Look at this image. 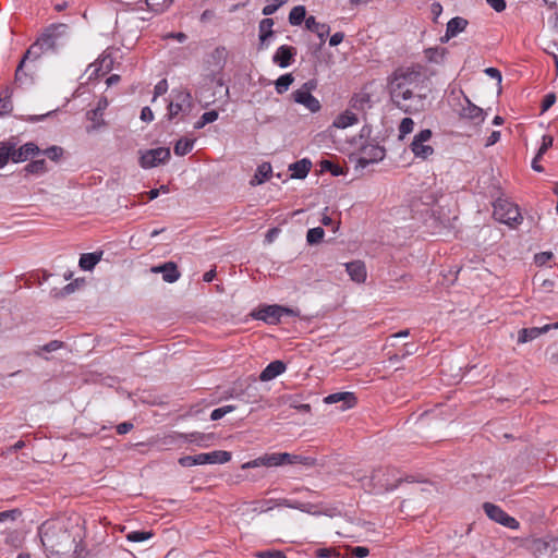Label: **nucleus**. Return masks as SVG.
<instances>
[{
	"mask_svg": "<svg viewBox=\"0 0 558 558\" xmlns=\"http://www.w3.org/2000/svg\"><path fill=\"white\" fill-rule=\"evenodd\" d=\"M432 136L433 133L429 129L421 130L414 135L413 141L410 144V149L415 158L426 160L434 154L433 146L428 144Z\"/></svg>",
	"mask_w": 558,
	"mask_h": 558,
	"instance_id": "9d476101",
	"label": "nucleus"
},
{
	"mask_svg": "<svg viewBox=\"0 0 558 558\" xmlns=\"http://www.w3.org/2000/svg\"><path fill=\"white\" fill-rule=\"evenodd\" d=\"M231 460V453L225 450H215L203 452L195 456H184L179 459V464L183 468L204 464H223Z\"/></svg>",
	"mask_w": 558,
	"mask_h": 558,
	"instance_id": "39448f33",
	"label": "nucleus"
},
{
	"mask_svg": "<svg viewBox=\"0 0 558 558\" xmlns=\"http://www.w3.org/2000/svg\"><path fill=\"white\" fill-rule=\"evenodd\" d=\"M296 56V49L292 46L282 45L277 48L272 56V62L278 66L284 69L291 65L294 57Z\"/></svg>",
	"mask_w": 558,
	"mask_h": 558,
	"instance_id": "a211bd4d",
	"label": "nucleus"
},
{
	"mask_svg": "<svg viewBox=\"0 0 558 558\" xmlns=\"http://www.w3.org/2000/svg\"><path fill=\"white\" fill-rule=\"evenodd\" d=\"M274 20L270 17L263 19L258 25V38H259V48H267L269 45V39L274 36Z\"/></svg>",
	"mask_w": 558,
	"mask_h": 558,
	"instance_id": "4be33fe9",
	"label": "nucleus"
},
{
	"mask_svg": "<svg viewBox=\"0 0 558 558\" xmlns=\"http://www.w3.org/2000/svg\"><path fill=\"white\" fill-rule=\"evenodd\" d=\"M357 122V116L350 110H345L344 112L336 117V119L332 122V125L337 129H347L349 126L356 124Z\"/></svg>",
	"mask_w": 558,
	"mask_h": 558,
	"instance_id": "bb28decb",
	"label": "nucleus"
},
{
	"mask_svg": "<svg viewBox=\"0 0 558 558\" xmlns=\"http://www.w3.org/2000/svg\"><path fill=\"white\" fill-rule=\"evenodd\" d=\"M414 130V121L411 118H403L399 125V138L403 140Z\"/></svg>",
	"mask_w": 558,
	"mask_h": 558,
	"instance_id": "79ce46f5",
	"label": "nucleus"
},
{
	"mask_svg": "<svg viewBox=\"0 0 558 558\" xmlns=\"http://www.w3.org/2000/svg\"><path fill=\"white\" fill-rule=\"evenodd\" d=\"M430 12L433 14V20L436 22L442 13V5L439 2H433L430 5Z\"/></svg>",
	"mask_w": 558,
	"mask_h": 558,
	"instance_id": "052dcab7",
	"label": "nucleus"
},
{
	"mask_svg": "<svg viewBox=\"0 0 558 558\" xmlns=\"http://www.w3.org/2000/svg\"><path fill=\"white\" fill-rule=\"evenodd\" d=\"M147 8L155 12V13H161L166 9H168L173 0H145Z\"/></svg>",
	"mask_w": 558,
	"mask_h": 558,
	"instance_id": "58836bf2",
	"label": "nucleus"
},
{
	"mask_svg": "<svg viewBox=\"0 0 558 558\" xmlns=\"http://www.w3.org/2000/svg\"><path fill=\"white\" fill-rule=\"evenodd\" d=\"M13 153H12V161L14 163L24 162L40 153L39 147L33 143L28 142L16 148L15 143L13 142Z\"/></svg>",
	"mask_w": 558,
	"mask_h": 558,
	"instance_id": "f3484780",
	"label": "nucleus"
},
{
	"mask_svg": "<svg viewBox=\"0 0 558 558\" xmlns=\"http://www.w3.org/2000/svg\"><path fill=\"white\" fill-rule=\"evenodd\" d=\"M52 37L53 35L52 34H44L41 36V38H39L35 44H33L27 50L26 52L24 53L22 60H25L26 61H35L37 60L41 52H43V47L44 46H47V47H50L52 46L53 41H52Z\"/></svg>",
	"mask_w": 558,
	"mask_h": 558,
	"instance_id": "6ab92c4d",
	"label": "nucleus"
},
{
	"mask_svg": "<svg viewBox=\"0 0 558 558\" xmlns=\"http://www.w3.org/2000/svg\"><path fill=\"white\" fill-rule=\"evenodd\" d=\"M553 142L554 138L551 135H544L542 137V145L537 151V157H542L548 150V148L553 146Z\"/></svg>",
	"mask_w": 558,
	"mask_h": 558,
	"instance_id": "3c124183",
	"label": "nucleus"
},
{
	"mask_svg": "<svg viewBox=\"0 0 558 558\" xmlns=\"http://www.w3.org/2000/svg\"><path fill=\"white\" fill-rule=\"evenodd\" d=\"M112 59L107 56L98 59L95 63L89 65V69H93L90 76H100L107 74L112 66Z\"/></svg>",
	"mask_w": 558,
	"mask_h": 558,
	"instance_id": "c85d7f7f",
	"label": "nucleus"
},
{
	"mask_svg": "<svg viewBox=\"0 0 558 558\" xmlns=\"http://www.w3.org/2000/svg\"><path fill=\"white\" fill-rule=\"evenodd\" d=\"M556 101V96L553 93H549L544 96L542 101V111H547Z\"/></svg>",
	"mask_w": 558,
	"mask_h": 558,
	"instance_id": "13d9d810",
	"label": "nucleus"
},
{
	"mask_svg": "<svg viewBox=\"0 0 558 558\" xmlns=\"http://www.w3.org/2000/svg\"><path fill=\"white\" fill-rule=\"evenodd\" d=\"M312 167L311 160L303 158L289 166V170L292 172L291 178L304 179L308 174Z\"/></svg>",
	"mask_w": 558,
	"mask_h": 558,
	"instance_id": "a878e982",
	"label": "nucleus"
},
{
	"mask_svg": "<svg viewBox=\"0 0 558 558\" xmlns=\"http://www.w3.org/2000/svg\"><path fill=\"white\" fill-rule=\"evenodd\" d=\"M287 369V365L279 360L270 362L260 373L259 379L262 381H269L275 379L277 376L283 374Z\"/></svg>",
	"mask_w": 558,
	"mask_h": 558,
	"instance_id": "aec40b11",
	"label": "nucleus"
},
{
	"mask_svg": "<svg viewBox=\"0 0 558 558\" xmlns=\"http://www.w3.org/2000/svg\"><path fill=\"white\" fill-rule=\"evenodd\" d=\"M25 63H26L25 60H21V62L19 63V65L16 68V71H15V81L21 84H25L31 80L28 77L27 73L24 72V70H23Z\"/></svg>",
	"mask_w": 558,
	"mask_h": 558,
	"instance_id": "09e8293b",
	"label": "nucleus"
},
{
	"mask_svg": "<svg viewBox=\"0 0 558 558\" xmlns=\"http://www.w3.org/2000/svg\"><path fill=\"white\" fill-rule=\"evenodd\" d=\"M132 428H133V424L132 423L123 422V423H120L117 426V433L119 435H124V434L129 433Z\"/></svg>",
	"mask_w": 558,
	"mask_h": 558,
	"instance_id": "338daca9",
	"label": "nucleus"
},
{
	"mask_svg": "<svg viewBox=\"0 0 558 558\" xmlns=\"http://www.w3.org/2000/svg\"><path fill=\"white\" fill-rule=\"evenodd\" d=\"M21 515L17 509L5 510L0 512V523L5 521H15Z\"/></svg>",
	"mask_w": 558,
	"mask_h": 558,
	"instance_id": "8fccbe9b",
	"label": "nucleus"
},
{
	"mask_svg": "<svg viewBox=\"0 0 558 558\" xmlns=\"http://www.w3.org/2000/svg\"><path fill=\"white\" fill-rule=\"evenodd\" d=\"M368 554L369 549L365 546H356L351 549V557L365 558Z\"/></svg>",
	"mask_w": 558,
	"mask_h": 558,
	"instance_id": "6e6d98bb",
	"label": "nucleus"
},
{
	"mask_svg": "<svg viewBox=\"0 0 558 558\" xmlns=\"http://www.w3.org/2000/svg\"><path fill=\"white\" fill-rule=\"evenodd\" d=\"M424 75L420 65L401 66L388 77L387 88L392 104L405 113L418 110L422 100L416 90L423 86Z\"/></svg>",
	"mask_w": 558,
	"mask_h": 558,
	"instance_id": "f03ea898",
	"label": "nucleus"
},
{
	"mask_svg": "<svg viewBox=\"0 0 558 558\" xmlns=\"http://www.w3.org/2000/svg\"><path fill=\"white\" fill-rule=\"evenodd\" d=\"M305 26L308 31L315 33L322 43L325 41V38L330 33V27L327 24L319 23L316 21L315 16L311 15L305 20Z\"/></svg>",
	"mask_w": 558,
	"mask_h": 558,
	"instance_id": "393cba45",
	"label": "nucleus"
},
{
	"mask_svg": "<svg viewBox=\"0 0 558 558\" xmlns=\"http://www.w3.org/2000/svg\"><path fill=\"white\" fill-rule=\"evenodd\" d=\"M310 458L288 452L265 453L241 465L242 470L257 468H277L287 464H311Z\"/></svg>",
	"mask_w": 558,
	"mask_h": 558,
	"instance_id": "7ed1b4c3",
	"label": "nucleus"
},
{
	"mask_svg": "<svg viewBox=\"0 0 558 558\" xmlns=\"http://www.w3.org/2000/svg\"><path fill=\"white\" fill-rule=\"evenodd\" d=\"M343 38H344V34L341 32H337L333 35H331V37L329 39V45L331 47H336L342 43Z\"/></svg>",
	"mask_w": 558,
	"mask_h": 558,
	"instance_id": "e2e57ef3",
	"label": "nucleus"
},
{
	"mask_svg": "<svg viewBox=\"0 0 558 558\" xmlns=\"http://www.w3.org/2000/svg\"><path fill=\"white\" fill-rule=\"evenodd\" d=\"M306 19V10L303 5L292 8L289 13V23L294 26L300 25Z\"/></svg>",
	"mask_w": 558,
	"mask_h": 558,
	"instance_id": "f704fd0d",
	"label": "nucleus"
},
{
	"mask_svg": "<svg viewBox=\"0 0 558 558\" xmlns=\"http://www.w3.org/2000/svg\"><path fill=\"white\" fill-rule=\"evenodd\" d=\"M317 558L339 557L340 554L333 548H318L315 553Z\"/></svg>",
	"mask_w": 558,
	"mask_h": 558,
	"instance_id": "603ef678",
	"label": "nucleus"
},
{
	"mask_svg": "<svg viewBox=\"0 0 558 558\" xmlns=\"http://www.w3.org/2000/svg\"><path fill=\"white\" fill-rule=\"evenodd\" d=\"M108 106L107 99L101 98L98 100L97 107L87 112V119L90 121V124L86 126L87 133H93L99 130L105 125V120L102 118L104 111Z\"/></svg>",
	"mask_w": 558,
	"mask_h": 558,
	"instance_id": "4468645a",
	"label": "nucleus"
},
{
	"mask_svg": "<svg viewBox=\"0 0 558 558\" xmlns=\"http://www.w3.org/2000/svg\"><path fill=\"white\" fill-rule=\"evenodd\" d=\"M325 231L322 227L312 228L307 231L306 241L308 244H318L323 241Z\"/></svg>",
	"mask_w": 558,
	"mask_h": 558,
	"instance_id": "ea45409f",
	"label": "nucleus"
},
{
	"mask_svg": "<svg viewBox=\"0 0 558 558\" xmlns=\"http://www.w3.org/2000/svg\"><path fill=\"white\" fill-rule=\"evenodd\" d=\"M461 118L471 120L475 123H482L485 120L484 110L466 98V106L461 109Z\"/></svg>",
	"mask_w": 558,
	"mask_h": 558,
	"instance_id": "5701e85b",
	"label": "nucleus"
},
{
	"mask_svg": "<svg viewBox=\"0 0 558 558\" xmlns=\"http://www.w3.org/2000/svg\"><path fill=\"white\" fill-rule=\"evenodd\" d=\"M262 504H263V506L260 508L262 512H267V511L274 509L275 507H281V506L293 507L292 505L289 504V500H287V499H280V500L268 499V500H264Z\"/></svg>",
	"mask_w": 558,
	"mask_h": 558,
	"instance_id": "37998d69",
	"label": "nucleus"
},
{
	"mask_svg": "<svg viewBox=\"0 0 558 558\" xmlns=\"http://www.w3.org/2000/svg\"><path fill=\"white\" fill-rule=\"evenodd\" d=\"M386 150L379 145H365L361 149V156L357 159V166L367 167L369 163L378 162L385 158Z\"/></svg>",
	"mask_w": 558,
	"mask_h": 558,
	"instance_id": "ddd939ff",
	"label": "nucleus"
},
{
	"mask_svg": "<svg viewBox=\"0 0 558 558\" xmlns=\"http://www.w3.org/2000/svg\"><path fill=\"white\" fill-rule=\"evenodd\" d=\"M287 2L288 0H270V2L263 8L262 12L266 16L272 15L280 7Z\"/></svg>",
	"mask_w": 558,
	"mask_h": 558,
	"instance_id": "c03bdc74",
	"label": "nucleus"
},
{
	"mask_svg": "<svg viewBox=\"0 0 558 558\" xmlns=\"http://www.w3.org/2000/svg\"><path fill=\"white\" fill-rule=\"evenodd\" d=\"M395 476V469L387 468L374 471L371 477V482H373V489L376 490V493L396 489L402 482V478Z\"/></svg>",
	"mask_w": 558,
	"mask_h": 558,
	"instance_id": "6e6552de",
	"label": "nucleus"
},
{
	"mask_svg": "<svg viewBox=\"0 0 558 558\" xmlns=\"http://www.w3.org/2000/svg\"><path fill=\"white\" fill-rule=\"evenodd\" d=\"M485 73L490 77V78H494V80H497L498 82H501V73L498 69L496 68H487L485 70Z\"/></svg>",
	"mask_w": 558,
	"mask_h": 558,
	"instance_id": "774afa93",
	"label": "nucleus"
},
{
	"mask_svg": "<svg viewBox=\"0 0 558 558\" xmlns=\"http://www.w3.org/2000/svg\"><path fill=\"white\" fill-rule=\"evenodd\" d=\"M43 154L46 155L49 159L58 161L63 155V149L60 146H50L46 148Z\"/></svg>",
	"mask_w": 558,
	"mask_h": 558,
	"instance_id": "de8ad7c7",
	"label": "nucleus"
},
{
	"mask_svg": "<svg viewBox=\"0 0 558 558\" xmlns=\"http://www.w3.org/2000/svg\"><path fill=\"white\" fill-rule=\"evenodd\" d=\"M258 558H287L286 554L281 550H265L256 555Z\"/></svg>",
	"mask_w": 558,
	"mask_h": 558,
	"instance_id": "5fc2aeb1",
	"label": "nucleus"
},
{
	"mask_svg": "<svg viewBox=\"0 0 558 558\" xmlns=\"http://www.w3.org/2000/svg\"><path fill=\"white\" fill-rule=\"evenodd\" d=\"M234 410H235V405H231V404L223 405L221 408H217V409L213 410V412L210 413V418L213 421H218V420L222 418L226 414H228Z\"/></svg>",
	"mask_w": 558,
	"mask_h": 558,
	"instance_id": "a18cd8bd",
	"label": "nucleus"
},
{
	"mask_svg": "<svg viewBox=\"0 0 558 558\" xmlns=\"http://www.w3.org/2000/svg\"><path fill=\"white\" fill-rule=\"evenodd\" d=\"M141 119L144 122H151L154 120V113L149 107H144L141 111Z\"/></svg>",
	"mask_w": 558,
	"mask_h": 558,
	"instance_id": "680f3d73",
	"label": "nucleus"
},
{
	"mask_svg": "<svg viewBox=\"0 0 558 558\" xmlns=\"http://www.w3.org/2000/svg\"><path fill=\"white\" fill-rule=\"evenodd\" d=\"M101 252L84 253L80 257L78 265L83 270H92L101 259Z\"/></svg>",
	"mask_w": 558,
	"mask_h": 558,
	"instance_id": "c756f323",
	"label": "nucleus"
},
{
	"mask_svg": "<svg viewBox=\"0 0 558 558\" xmlns=\"http://www.w3.org/2000/svg\"><path fill=\"white\" fill-rule=\"evenodd\" d=\"M168 90V82L166 78H162L160 80L156 85H155V88H154V98L153 100H155L158 96H161L163 94H166Z\"/></svg>",
	"mask_w": 558,
	"mask_h": 558,
	"instance_id": "864d4df0",
	"label": "nucleus"
},
{
	"mask_svg": "<svg viewBox=\"0 0 558 558\" xmlns=\"http://www.w3.org/2000/svg\"><path fill=\"white\" fill-rule=\"evenodd\" d=\"M13 141L0 142V169L4 168L12 160Z\"/></svg>",
	"mask_w": 558,
	"mask_h": 558,
	"instance_id": "473e14b6",
	"label": "nucleus"
},
{
	"mask_svg": "<svg viewBox=\"0 0 558 558\" xmlns=\"http://www.w3.org/2000/svg\"><path fill=\"white\" fill-rule=\"evenodd\" d=\"M315 88L316 82L311 80L292 93L293 100L304 106L312 113L318 112L322 108L319 100L312 95V90Z\"/></svg>",
	"mask_w": 558,
	"mask_h": 558,
	"instance_id": "1a4fd4ad",
	"label": "nucleus"
},
{
	"mask_svg": "<svg viewBox=\"0 0 558 558\" xmlns=\"http://www.w3.org/2000/svg\"><path fill=\"white\" fill-rule=\"evenodd\" d=\"M170 158V149L168 147H158L146 150L140 158V165L144 169L157 167Z\"/></svg>",
	"mask_w": 558,
	"mask_h": 558,
	"instance_id": "f8f14e48",
	"label": "nucleus"
},
{
	"mask_svg": "<svg viewBox=\"0 0 558 558\" xmlns=\"http://www.w3.org/2000/svg\"><path fill=\"white\" fill-rule=\"evenodd\" d=\"M344 266H345V270H347L348 275L350 276V278L353 281H355L357 283H362L366 280L367 272H366L365 264L363 262L354 260V262L344 264Z\"/></svg>",
	"mask_w": 558,
	"mask_h": 558,
	"instance_id": "412c9836",
	"label": "nucleus"
},
{
	"mask_svg": "<svg viewBox=\"0 0 558 558\" xmlns=\"http://www.w3.org/2000/svg\"><path fill=\"white\" fill-rule=\"evenodd\" d=\"M293 80L294 78L290 73L282 74L281 76H279L275 82V88L277 94H284L289 89L290 85L293 83Z\"/></svg>",
	"mask_w": 558,
	"mask_h": 558,
	"instance_id": "c9c22d12",
	"label": "nucleus"
},
{
	"mask_svg": "<svg viewBox=\"0 0 558 558\" xmlns=\"http://www.w3.org/2000/svg\"><path fill=\"white\" fill-rule=\"evenodd\" d=\"M553 329H558V322L554 324H546L542 327L522 328L518 335V343L531 342Z\"/></svg>",
	"mask_w": 558,
	"mask_h": 558,
	"instance_id": "dca6fc26",
	"label": "nucleus"
},
{
	"mask_svg": "<svg viewBox=\"0 0 558 558\" xmlns=\"http://www.w3.org/2000/svg\"><path fill=\"white\" fill-rule=\"evenodd\" d=\"M194 143H195L194 140H189L185 137L180 138L179 141H177V143L174 145V148H173L174 154L177 156L187 155L193 149Z\"/></svg>",
	"mask_w": 558,
	"mask_h": 558,
	"instance_id": "72a5a7b5",
	"label": "nucleus"
},
{
	"mask_svg": "<svg viewBox=\"0 0 558 558\" xmlns=\"http://www.w3.org/2000/svg\"><path fill=\"white\" fill-rule=\"evenodd\" d=\"M218 119V112L216 110L206 111L202 114L199 120L196 121L194 128L199 130L208 123H213Z\"/></svg>",
	"mask_w": 558,
	"mask_h": 558,
	"instance_id": "a19ab883",
	"label": "nucleus"
},
{
	"mask_svg": "<svg viewBox=\"0 0 558 558\" xmlns=\"http://www.w3.org/2000/svg\"><path fill=\"white\" fill-rule=\"evenodd\" d=\"M469 22L464 17L456 16L448 21L447 31L449 32V36H457L458 34L465 31Z\"/></svg>",
	"mask_w": 558,
	"mask_h": 558,
	"instance_id": "7c9ffc66",
	"label": "nucleus"
},
{
	"mask_svg": "<svg viewBox=\"0 0 558 558\" xmlns=\"http://www.w3.org/2000/svg\"><path fill=\"white\" fill-rule=\"evenodd\" d=\"M486 1L496 12H502L507 7L505 0H486Z\"/></svg>",
	"mask_w": 558,
	"mask_h": 558,
	"instance_id": "bf43d9fd",
	"label": "nucleus"
},
{
	"mask_svg": "<svg viewBox=\"0 0 558 558\" xmlns=\"http://www.w3.org/2000/svg\"><path fill=\"white\" fill-rule=\"evenodd\" d=\"M446 54L447 49L444 47H429L424 50V57L430 63H442L446 59Z\"/></svg>",
	"mask_w": 558,
	"mask_h": 558,
	"instance_id": "cd10ccee",
	"label": "nucleus"
},
{
	"mask_svg": "<svg viewBox=\"0 0 558 558\" xmlns=\"http://www.w3.org/2000/svg\"><path fill=\"white\" fill-rule=\"evenodd\" d=\"M13 110V104L10 95L0 96V117L11 113Z\"/></svg>",
	"mask_w": 558,
	"mask_h": 558,
	"instance_id": "49530a36",
	"label": "nucleus"
},
{
	"mask_svg": "<svg viewBox=\"0 0 558 558\" xmlns=\"http://www.w3.org/2000/svg\"><path fill=\"white\" fill-rule=\"evenodd\" d=\"M193 108L192 95L186 89H173L167 108L168 120L175 119L180 113L189 114Z\"/></svg>",
	"mask_w": 558,
	"mask_h": 558,
	"instance_id": "423d86ee",
	"label": "nucleus"
},
{
	"mask_svg": "<svg viewBox=\"0 0 558 558\" xmlns=\"http://www.w3.org/2000/svg\"><path fill=\"white\" fill-rule=\"evenodd\" d=\"M154 272H161L162 279L166 282L173 283L180 278V271L174 263L168 262L163 265L157 266L153 268Z\"/></svg>",
	"mask_w": 558,
	"mask_h": 558,
	"instance_id": "b1692460",
	"label": "nucleus"
},
{
	"mask_svg": "<svg viewBox=\"0 0 558 558\" xmlns=\"http://www.w3.org/2000/svg\"><path fill=\"white\" fill-rule=\"evenodd\" d=\"M493 215L496 220L512 226L519 223L522 219L519 207L507 199L498 198L494 203Z\"/></svg>",
	"mask_w": 558,
	"mask_h": 558,
	"instance_id": "0eeeda50",
	"label": "nucleus"
},
{
	"mask_svg": "<svg viewBox=\"0 0 558 558\" xmlns=\"http://www.w3.org/2000/svg\"><path fill=\"white\" fill-rule=\"evenodd\" d=\"M62 344L63 343L61 341L52 340L49 343L45 344L43 347V350L46 352H52V351L60 349L62 347Z\"/></svg>",
	"mask_w": 558,
	"mask_h": 558,
	"instance_id": "69168bd1",
	"label": "nucleus"
},
{
	"mask_svg": "<svg viewBox=\"0 0 558 558\" xmlns=\"http://www.w3.org/2000/svg\"><path fill=\"white\" fill-rule=\"evenodd\" d=\"M27 174H43L47 171L45 159L33 160L24 168Z\"/></svg>",
	"mask_w": 558,
	"mask_h": 558,
	"instance_id": "e433bc0d",
	"label": "nucleus"
},
{
	"mask_svg": "<svg viewBox=\"0 0 558 558\" xmlns=\"http://www.w3.org/2000/svg\"><path fill=\"white\" fill-rule=\"evenodd\" d=\"M551 252H542L535 255V263L538 266L545 265L547 262H549L553 258Z\"/></svg>",
	"mask_w": 558,
	"mask_h": 558,
	"instance_id": "4d7b16f0",
	"label": "nucleus"
},
{
	"mask_svg": "<svg viewBox=\"0 0 558 558\" xmlns=\"http://www.w3.org/2000/svg\"><path fill=\"white\" fill-rule=\"evenodd\" d=\"M38 535L47 558H80L84 551L82 527L69 518L45 521Z\"/></svg>",
	"mask_w": 558,
	"mask_h": 558,
	"instance_id": "f257e3e1",
	"label": "nucleus"
},
{
	"mask_svg": "<svg viewBox=\"0 0 558 558\" xmlns=\"http://www.w3.org/2000/svg\"><path fill=\"white\" fill-rule=\"evenodd\" d=\"M483 509H484L486 515L490 520H493L508 529H511V530L519 529V526H520L519 521L515 518L509 515L499 506L494 505L492 502H485L483 505Z\"/></svg>",
	"mask_w": 558,
	"mask_h": 558,
	"instance_id": "9b49d317",
	"label": "nucleus"
},
{
	"mask_svg": "<svg viewBox=\"0 0 558 558\" xmlns=\"http://www.w3.org/2000/svg\"><path fill=\"white\" fill-rule=\"evenodd\" d=\"M299 315L300 313L298 310L278 304L262 305L252 312L253 318L263 320L269 325L279 324L283 316L296 317Z\"/></svg>",
	"mask_w": 558,
	"mask_h": 558,
	"instance_id": "20e7f679",
	"label": "nucleus"
},
{
	"mask_svg": "<svg viewBox=\"0 0 558 558\" xmlns=\"http://www.w3.org/2000/svg\"><path fill=\"white\" fill-rule=\"evenodd\" d=\"M324 402L326 404L341 403L340 410L345 411L356 405L357 398L353 392L341 391L328 395L324 398Z\"/></svg>",
	"mask_w": 558,
	"mask_h": 558,
	"instance_id": "2eb2a0df",
	"label": "nucleus"
},
{
	"mask_svg": "<svg viewBox=\"0 0 558 558\" xmlns=\"http://www.w3.org/2000/svg\"><path fill=\"white\" fill-rule=\"evenodd\" d=\"M280 233V229L279 228H271L267 231L266 235H265V241L267 243H271L274 242L278 234Z\"/></svg>",
	"mask_w": 558,
	"mask_h": 558,
	"instance_id": "0e129e2a",
	"label": "nucleus"
},
{
	"mask_svg": "<svg viewBox=\"0 0 558 558\" xmlns=\"http://www.w3.org/2000/svg\"><path fill=\"white\" fill-rule=\"evenodd\" d=\"M153 536V531H131L125 535V538L132 543H141L150 539Z\"/></svg>",
	"mask_w": 558,
	"mask_h": 558,
	"instance_id": "4c0bfd02",
	"label": "nucleus"
},
{
	"mask_svg": "<svg viewBox=\"0 0 558 558\" xmlns=\"http://www.w3.org/2000/svg\"><path fill=\"white\" fill-rule=\"evenodd\" d=\"M271 173H272V169H271L270 163L263 162L262 165H259L257 167L255 175H254L253 180L251 181V183L253 185L262 184L270 178Z\"/></svg>",
	"mask_w": 558,
	"mask_h": 558,
	"instance_id": "2f4dec72",
	"label": "nucleus"
}]
</instances>
